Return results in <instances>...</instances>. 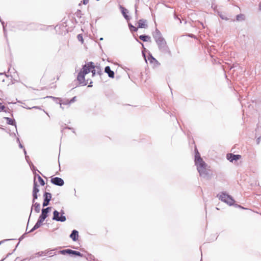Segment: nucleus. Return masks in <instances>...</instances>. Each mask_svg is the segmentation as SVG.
I'll use <instances>...</instances> for the list:
<instances>
[{
    "label": "nucleus",
    "mask_w": 261,
    "mask_h": 261,
    "mask_svg": "<svg viewBox=\"0 0 261 261\" xmlns=\"http://www.w3.org/2000/svg\"><path fill=\"white\" fill-rule=\"evenodd\" d=\"M195 163L200 176L203 178L207 177L209 174L207 165L200 157L197 150L195 155Z\"/></svg>",
    "instance_id": "1"
},
{
    "label": "nucleus",
    "mask_w": 261,
    "mask_h": 261,
    "mask_svg": "<svg viewBox=\"0 0 261 261\" xmlns=\"http://www.w3.org/2000/svg\"><path fill=\"white\" fill-rule=\"evenodd\" d=\"M159 50L164 53H170L169 47L167 44L166 41L164 37L155 41Z\"/></svg>",
    "instance_id": "2"
},
{
    "label": "nucleus",
    "mask_w": 261,
    "mask_h": 261,
    "mask_svg": "<svg viewBox=\"0 0 261 261\" xmlns=\"http://www.w3.org/2000/svg\"><path fill=\"white\" fill-rule=\"evenodd\" d=\"M217 197L220 200L226 203L229 205H233L234 202V200L232 197L225 193H222L219 194L217 195Z\"/></svg>",
    "instance_id": "3"
},
{
    "label": "nucleus",
    "mask_w": 261,
    "mask_h": 261,
    "mask_svg": "<svg viewBox=\"0 0 261 261\" xmlns=\"http://www.w3.org/2000/svg\"><path fill=\"white\" fill-rule=\"evenodd\" d=\"M93 68H94L93 62H89L83 66L82 69L81 71L86 75L90 72H91Z\"/></svg>",
    "instance_id": "4"
},
{
    "label": "nucleus",
    "mask_w": 261,
    "mask_h": 261,
    "mask_svg": "<svg viewBox=\"0 0 261 261\" xmlns=\"http://www.w3.org/2000/svg\"><path fill=\"white\" fill-rule=\"evenodd\" d=\"M60 213L55 210L53 212V220L60 221V222H65L66 220V218L64 215L59 216Z\"/></svg>",
    "instance_id": "5"
},
{
    "label": "nucleus",
    "mask_w": 261,
    "mask_h": 261,
    "mask_svg": "<svg viewBox=\"0 0 261 261\" xmlns=\"http://www.w3.org/2000/svg\"><path fill=\"white\" fill-rule=\"evenodd\" d=\"M85 74L80 71L77 75V80L79 81V84L83 86H85L88 83V80L86 81L85 79Z\"/></svg>",
    "instance_id": "6"
},
{
    "label": "nucleus",
    "mask_w": 261,
    "mask_h": 261,
    "mask_svg": "<svg viewBox=\"0 0 261 261\" xmlns=\"http://www.w3.org/2000/svg\"><path fill=\"white\" fill-rule=\"evenodd\" d=\"M44 200L43 202V206L45 207L49 204V202L51 199V194L50 193L45 192L43 194Z\"/></svg>",
    "instance_id": "7"
},
{
    "label": "nucleus",
    "mask_w": 261,
    "mask_h": 261,
    "mask_svg": "<svg viewBox=\"0 0 261 261\" xmlns=\"http://www.w3.org/2000/svg\"><path fill=\"white\" fill-rule=\"evenodd\" d=\"M50 181L54 185L58 186H62L64 184V180L61 178L58 177L52 178Z\"/></svg>",
    "instance_id": "8"
},
{
    "label": "nucleus",
    "mask_w": 261,
    "mask_h": 261,
    "mask_svg": "<svg viewBox=\"0 0 261 261\" xmlns=\"http://www.w3.org/2000/svg\"><path fill=\"white\" fill-rule=\"evenodd\" d=\"M91 72L92 73L93 76H94L96 74H98L99 76H101L102 74H103L100 66H95L94 65V68H93L92 70H91Z\"/></svg>",
    "instance_id": "9"
},
{
    "label": "nucleus",
    "mask_w": 261,
    "mask_h": 261,
    "mask_svg": "<svg viewBox=\"0 0 261 261\" xmlns=\"http://www.w3.org/2000/svg\"><path fill=\"white\" fill-rule=\"evenodd\" d=\"M241 158V156L239 154H232L228 153L227 154V159L230 162H232L233 161H237Z\"/></svg>",
    "instance_id": "10"
},
{
    "label": "nucleus",
    "mask_w": 261,
    "mask_h": 261,
    "mask_svg": "<svg viewBox=\"0 0 261 261\" xmlns=\"http://www.w3.org/2000/svg\"><path fill=\"white\" fill-rule=\"evenodd\" d=\"M152 36L155 41L163 37L162 33L157 28L155 29V31L152 33Z\"/></svg>",
    "instance_id": "11"
},
{
    "label": "nucleus",
    "mask_w": 261,
    "mask_h": 261,
    "mask_svg": "<svg viewBox=\"0 0 261 261\" xmlns=\"http://www.w3.org/2000/svg\"><path fill=\"white\" fill-rule=\"evenodd\" d=\"M33 206L34 207V210H35V211L36 213H38L40 212V204L39 203L34 202L33 203V205H32V206L31 207V213H32V210H33ZM31 215V214H30V217H29V220L30 219ZM29 221V220L28 221V222Z\"/></svg>",
    "instance_id": "12"
},
{
    "label": "nucleus",
    "mask_w": 261,
    "mask_h": 261,
    "mask_svg": "<svg viewBox=\"0 0 261 261\" xmlns=\"http://www.w3.org/2000/svg\"><path fill=\"white\" fill-rule=\"evenodd\" d=\"M69 237L73 241H76L79 238V232L76 230H73Z\"/></svg>",
    "instance_id": "13"
},
{
    "label": "nucleus",
    "mask_w": 261,
    "mask_h": 261,
    "mask_svg": "<svg viewBox=\"0 0 261 261\" xmlns=\"http://www.w3.org/2000/svg\"><path fill=\"white\" fill-rule=\"evenodd\" d=\"M105 72L108 74V76L111 78H114L115 73L114 72L111 70L109 66H106L105 69Z\"/></svg>",
    "instance_id": "14"
},
{
    "label": "nucleus",
    "mask_w": 261,
    "mask_h": 261,
    "mask_svg": "<svg viewBox=\"0 0 261 261\" xmlns=\"http://www.w3.org/2000/svg\"><path fill=\"white\" fill-rule=\"evenodd\" d=\"M76 251L72 250L71 249H67L65 250H62L60 251V253L63 255H65L66 254H70V255H75Z\"/></svg>",
    "instance_id": "15"
},
{
    "label": "nucleus",
    "mask_w": 261,
    "mask_h": 261,
    "mask_svg": "<svg viewBox=\"0 0 261 261\" xmlns=\"http://www.w3.org/2000/svg\"><path fill=\"white\" fill-rule=\"evenodd\" d=\"M51 210L50 207H47L45 208H43L42 210L41 214L40 216L42 217L46 218L48 216V213H49V211Z\"/></svg>",
    "instance_id": "16"
},
{
    "label": "nucleus",
    "mask_w": 261,
    "mask_h": 261,
    "mask_svg": "<svg viewBox=\"0 0 261 261\" xmlns=\"http://www.w3.org/2000/svg\"><path fill=\"white\" fill-rule=\"evenodd\" d=\"M147 25L146 24V20L144 19H140L138 21V28H146Z\"/></svg>",
    "instance_id": "17"
},
{
    "label": "nucleus",
    "mask_w": 261,
    "mask_h": 261,
    "mask_svg": "<svg viewBox=\"0 0 261 261\" xmlns=\"http://www.w3.org/2000/svg\"><path fill=\"white\" fill-rule=\"evenodd\" d=\"M120 9H121V12L123 14V16H124V17L127 20H129V18L128 17V16L127 15V13L128 12L127 11V10L125 8H124V7H123L122 6H120Z\"/></svg>",
    "instance_id": "18"
},
{
    "label": "nucleus",
    "mask_w": 261,
    "mask_h": 261,
    "mask_svg": "<svg viewBox=\"0 0 261 261\" xmlns=\"http://www.w3.org/2000/svg\"><path fill=\"white\" fill-rule=\"evenodd\" d=\"M39 191V189H38V185H37V182L34 179V184H33V193L37 194Z\"/></svg>",
    "instance_id": "19"
},
{
    "label": "nucleus",
    "mask_w": 261,
    "mask_h": 261,
    "mask_svg": "<svg viewBox=\"0 0 261 261\" xmlns=\"http://www.w3.org/2000/svg\"><path fill=\"white\" fill-rule=\"evenodd\" d=\"M5 119L7 120V123L10 125H14L15 127L16 128V125L15 124V122L14 119H12L9 117H5Z\"/></svg>",
    "instance_id": "20"
},
{
    "label": "nucleus",
    "mask_w": 261,
    "mask_h": 261,
    "mask_svg": "<svg viewBox=\"0 0 261 261\" xmlns=\"http://www.w3.org/2000/svg\"><path fill=\"white\" fill-rule=\"evenodd\" d=\"M139 38L143 41H148L150 39V37L147 35H142L139 36Z\"/></svg>",
    "instance_id": "21"
},
{
    "label": "nucleus",
    "mask_w": 261,
    "mask_h": 261,
    "mask_svg": "<svg viewBox=\"0 0 261 261\" xmlns=\"http://www.w3.org/2000/svg\"><path fill=\"white\" fill-rule=\"evenodd\" d=\"M236 20L238 21H242L245 20V16L243 14H239L236 16Z\"/></svg>",
    "instance_id": "22"
},
{
    "label": "nucleus",
    "mask_w": 261,
    "mask_h": 261,
    "mask_svg": "<svg viewBox=\"0 0 261 261\" xmlns=\"http://www.w3.org/2000/svg\"><path fill=\"white\" fill-rule=\"evenodd\" d=\"M85 257H86L87 259L90 261H94L95 260L94 257L90 254H87V255L86 256H85Z\"/></svg>",
    "instance_id": "23"
},
{
    "label": "nucleus",
    "mask_w": 261,
    "mask_h": 261,
    "mask_svg": "<svg viewBox=\"0 0 261 261\" xmlns=\"http://www.w3.org/2000/svg\"><path fill=\"white\" fill-rule=\"evenodd\" d=\"M128 27H129V29H130V31H132V32H133V31H134V32H136V31H137V30H138V28H136V27H135L133 26V25L132 24H130V23H129V24H128Z\"/></svg>",
    "instance_id": "24"
},
{
    "label": "nucleus",
    "mask_w": 261,
    "mask_h": 261,
    "mask_svg": "<svg viewBox=\"0 0 261 261\" xmlns=\"http://www.w3.org/2000/svg\"><path fill=\"white\" fill-rule=\"evenodd\" d=\"M37 178L40 182V184L41 186H44L45 185V182H44V180L41 177V176L39 175H37Z\"/></svg>",
    "instance_id": "25"
},
{
    "label": "nucleus",
    "mask_w": 261,
    "mask_h": 261,
    "mask_svg": "<svg viewBox=\"0 0 261 261\" xmlns=\"http://www.w3.org/2000/svg\"><path fill=\"white\" fill-rule=\"evenodd\" d=\"M148 59L149 61H150V63H153V62H158L157 60L154 58H153L151 55L148 58Z\"/></svg>",
    "instance_id": "26"
},
{
    "label": "nucleus",
    "mask_w": 261,
    "mask_h": 261,
    "mask_svg": "<svg viewBox=\"0 0 261 261\" xmlns=\"http://www.w3.org/2000/svg\"><path fill=\"white\" fill-rule=\"evenodd\" d=\"M38 198V195L36 193H33V201L32 202L34 203L35 201V200Z\"/></svg>",
    "instance_id": "27"
},
{
    "label": "nucleus",
    "mask_w": 261,
    "mask_h": 261,
    "mask_svg": "<svg viewBox=\"0 0 261 261\" xmlns=\"http://www.w3.org/2000/svg\"><path fill=\"white\" fill-rule=\"evenodd\" d=\"M62 104H63V105H69V100L66 99V100H64V101H63L62 102H60V107H62Z\"/></svg>",
    "instance_id": "28"
},
{
    "label": "nucleus",
    "mask_w": 261,
    "mask_h": 261,
    "mask_svg": "<svg viewBox=\"0 0 261 261\" xmlns=\"http://www.w3.org/2000/svg\"><path fill=\"white\" fill-rule=\"evenodd\" d=\"M46 218H43V217H42L41 216H40L38 220V222H39V223H41V224L42 223V222L44 221V220Z\"/></svg>",
    "instance_id": "29"
},
{
    "label": "nucleus",
    "mask_w": 261,
    "mask_h": 261,
    "mask_svg": "<svg viewBox=\"0 0 261 261\" xmlns=\"http://www.w3.org/2000/svg\"><path fill=\"white\" fill-rule=\"evenodd\" d=\"M75 255H77L81 257H85L83 254L81 253L80 252L76 251L75 253Z\"/></svg>",
    "instance_id": "30"
},
{
    "label": "nucleus",
    "mask_w": 261,
    "mask_h": 261,
    "mask_svg": "<svg viewBox=\"0 0 261 261\" xmlns=\"http://www.w3.org/2000/svg\"><path fill=\"white\" fill-rule=\"evenodd\" d=\"M77 39L79 41H82V42L83 43V36L81 34H79L77 35Z\"/></svg>",
    "instance_id": "31"
},
{
    "label": "nucleus",
    "mask_w": 261,
    "mask_h": 261,
    "mask_svg": "<svg viewBox=\"0 0 261 261\" xmlns=\"http://www.w3.org/2000/svg\"><path fill=\"white\" fill-rule=\"evenodd\" d=\"M30 164H31V165H30V167L32 169V170L37 171L39 172L37 169H36L35 167L33 165V164H32V162H30Z\"/></svg>",
    "instance_id": "32"
},
{
    "label": "nucleus",
    "mask_w": 261,
    "mask_h": 261,
    "mask_svg": "<svg viewBox=\"0 0 261 261\" xmlns=\"http://www.w3.org/2000/svg\"><path fill=\"white\" fill-rule=\"evenodd\" d=\"M41 223H39L38 222V221L36 222V223L35 224V225H34V226L37 228L38 229V228H39L41 225Z\"/></svg>",
    "instance_id": "33"
},
{
    "label": "nucleus",
    "mask_w": 261,
    "mask_h": 261,
    "mask_svg": "<svg viewBox=\"0 0 261 261\" xmlns=\"http://www.w3.org/2000/svg\"><path fill=\"white\" fill-rule=\"evenodd\" d=\"M45 253V252L44 251H40V252H38L36 253L37 255H39V256H42Z\"/></svg>",
    "instance_id": "34"
},
{
    "label": "nucleus",
    "mask_w": 261,
    "mask_h": 261,
    "mask_svg": "<svg viewBox=\"0 0 261 261\" xmlns=\"http://www.w3.org/2000/svg\"><path fill=\"white\" fill-rule=\"evenodd\" d=\"M25 158L27 162L29 163V165H31L30 161H29V156L28 155H25Z\"/></svg>",
    "instance_id": "35"
},
{
    "label": "nucleus",
    "mask_w": 261,
    "mask_h": 261,
    "mask_svg": "<svg viewBox=\"0 0 261 261\" xmlns=\"http://www.w3.org/2000/svg\"><path fill=\"white\" fill-rule=\"evenodd\" d=\"M75 98H76V97L75 96V97H73L70 100H69V104L72 102H73L75 101Z\"/></svg>",
    "instance_id": "36"
},
{
    "label": "nucleus",
    "mask_w": 261,
    "mask_h": 261,
    "mask_svg": "<svg viewBox=\"0 0 261 261\" xmlns=\"http://www.w3.org/2000/svg\"><path fill=\"white\" fill-rule=\"evenodd\" d=\"M260 140H261V137H258L256 139V143H257V144H259Z\"/></svg>",
    "instance_id": "37"
},
{
    "label": "nucleus",
    "mask_w": 261,
    "mask_h": 261,
    "mask_svg": "<svg viewBox=\"0 0 261 261\" xmlns=\"http://www.w3.org/2000/svg\"><path fill=\"white\" fill-rule=\"evenodd\" d=\"M36 229H37V228L34 226V227L32 228V229L28 232V233L29 232H32L33 231H34V230H35Z\"/></svg>",
    "instance_id": "38"
},
{
    "label": "nucleus",
    "mask_w": 261,
    "mask_h": 261,
    "mask_svg": "<svg viewBox=\"0 0 261 261\" xmlns=\"http://www.w3.org/2000/svg\"><path fill=\"white\" fill-rule=\"evenodd\" d=\"M89 0H83V3L84 5H86L88 3Z\"/></svg>",
    "instance_id": "39"
},
{
    "label": "nucleus",
    "mask_w": 261,
    "mask_h": 261,
    "mask_svg": "<svg viewBox=\"0 0 261 261\" xmlns=\"http://www.w3.org/2000/svg\"><path fill=\"white\" fill-rule=\"evenodd\" d=\"M5 108V107L4 106H2V107H0V112L4 110V109Z\"/></svg>",
    "instance_id": "40"
},
{
    "label": "nucleus",
    "mask_w": 261,
    "mask_h": 261,
    "mask_svg": "<svg viewBox=\"0 0 261 261\" xmlns=\"http://www.w3.org/2000/svg\"><path fill=\"white\" fill-rule=\"evenodd\" d=\"M0 21H1V22H2V23L3 25L4 31V33L5 34V28L4 25V22L2 21L1 20H0Z\"/></svg>",
    "instance_id": "41"
},
{
    "label": "nucleus",
    "mask_w": 261,
    "mask_h": 261,
    "mask_svg": "<svg viewBox=\"0 0 261 261\" xmlns=\"http://www.w3.org/2000/svg\"><path fill=\"white\" fill-rule=\"evenodd\" d=\"M60 214H61V215H64L65 214L64 211L63 210H61Z\"/></svg>",
    "instance_id": "42"
},
{
    "label": "nucleus",
    "mask_w": 261,
    "mask_h": 261,
    "mask_svg": "<svg viewBox=\"0 0 261 261\" xmlns=\"http://www.w3.org/2000/svg\"><path fill=\"white\" fill-rule=\"evenodd\" d=\"M32 108L36 109H41V108L38 106H35V107H33Z\"/></svg>",
    "instance_id": "43"
},
{
    "label": "nucleus",
    "mask_w": 261,
    "mask_h": 261,
    "mask_svg": "<svg viewBox=\"0 0 261 261\" xmlns=\"http://www.w3.org/2000/svg\"><path fill=\"white\" fill-rule=\"evenodd\" d=\"M8 240H10V239H6V240H3L2 241L0 242V245L3 243L4 242H5V241H7Z\"/></svg>",
    "instance_id": "44"
},
{
    "label": "nucleus",
    "mask_w": 261,
    "mask_h": 261,
    "mask_svg": "<svg viewBox=\"0 0 261 261\" xmlns=\"http://www.w3.org/2000/svg\"><path fill=\"white\" fill-rule=\"evenodd\" d=\"M19 146L21 148H23V146H22V145L21 144L20 142H19Z\"/></svg>",
    "instance_id": "45"
},
{
    "label": "nucleus",
    "mask_w": 261,
    "mask_h": 261,
    "mask_svg": "<svg viewBox=\"0 0 261 261\" xmlns=\"http://www.w3.org/2000/svg\"><path fill=\"white\" fill-rule=\"evenodd\" d=\"M92 83V81H90V83H89V85H88V87H91L92 86V85H91Z\"/></svg>",
    "instance_id": "46"
},
{
    "label": "nucleus",
    "mask_w": 261,
    "mask_h": 261,
    "mask_svg": "<svg viewBox=\"0 0 261 261\" xmlns=\"http://www.w3.org/2000/svg\"><path fill=\"white\" fill-rule=\"evenodd\" d=\"M3 74H5L7 77L8 76V75L7 74H5V72L0 73V75H3Z\"/></svg>",
    "instance_id": "47"
},
{
    "label": "nucleus",
    "mask_w": 261,
    "mask_h": 261,
    "mask_svg": "<svg viewBox=\"0 0 261 261\" xmlns=\"http://www.w3.org/2000/svg\"><path fill=\"white\" fill-rule=\"evenodd\" d=\"M23 152H24V153L25 156V155H28L27 154V151H26V150H25V149L24 148H23Z\"/></svg>",
    "instance_id": "48"
},
{
    "label": "nucleus",
    "mask_w": 261,
    "mask_h": 261,
    "mask_svg": "<svg viewBox=\"0 0 261 261\" xmlns=\"http://www.w3.org/2000/svg\"><path fill=\"white\" fill-rule=\"evenodd\" d=\"M17 142L19 143L20 142V140H19V139L18 138H17Z\"/></svg>",
    "instance_id": "49"
},
{
    "label": "nucleus",
    "mask_w": 261,
    "mask_h": 261,
    "mask_svg": "<svg viewBox=\"0 0 261 261\" xmlns=\"http://www.w3.org/2000/svg\"><path fill=\"white\" fill-rule=\"evenodd\" d=\"M135 7H136V13H137V4H136L135 5Z\"/></svg>",
    "instance_id": "50"
},
{
    "label": "nucleus",
    "mask_w": 261,
    "mask_h": 261,
    "mask_svg": "<svg viewBox=\"0 0 261 261\" xmlns=\"http://www.w3.org/2000/svg\"><path fill=\"white\" fill-rule=\"evenodd\" d=\"M47 97H49V98H55V97H53V96H47Z\"/></svg>",
    "instance_id": "51"
},
{
    "label": "nucleus",
    "mask_w": 261,
    "mask_h": 261,
    "mask_svg": "<svg viewBox=\"0 0 261 261\" xmlns=\"http://www.w3.org/2000/svg\"><path fill=\"white\" fill-rule=\"evenodd\" d=\"M259 9H261V3H260V4H259Z\"/></svg>",
    "instance_id": "52"
},
{
    "label": "nucleus",
    "mask_w": 261,
    "mask_h": 261,
    "mask_svg": "<svg viewBox=\"0 0 261 261\" xmlns=\"http://www.w3.org/2000/svg\"><path fill=\"white\" fill-rule=\"evenodd\" d=\"M143 56H144V57L145 59L146 60L145 55V54H144L143 53Z\"/></svg>",
    "instance_id": "53"
},
{
    "label": "nucleus",
    "mask_w": 261,
    "mask_h": 261,
    "mask_svg": "<svg viewBox=\"0 0 261 261\" xmlns=\"http://www.w3.org/2000/svg\"><path fill=\"white\" fill-rule=\"evenodd\" d=\"M22 238H23V236H21V237H20V238L19 239V240L20 241V240H21V239H22Z\"/></svg>",
    "instance_id": "54"
},
{
    "label": "nucleus",
    "mask_w": 261,
    "mask_h": 261,
    "mask_svg": "<svg viewBox=\"0 0 261 261\" xmlns=\"http://www.w3.org/2000/svg\"><path fill=\"white\" fill-rule=\"evenodd\" d=\"M5 258H3L1 261H4L5 260Z\"/></svg>",
    "instance_id": "55"
},
{
    "label": "nucleus",
    "mask_w": 261,
    "mask_h": 261,
    "mask_svg": "<svg viewBox=\"0 0 261 261\" xmlns=\"http://www.w3.org/2000/svg\"><path fill=\"white\" fill-rule=\"evenodd\" d=\"M99 40H103V38H100Z\"/></svg>",
    "instance_id": "56"
},
{
    "label": "nucleus",
    "mask_w": 261,
    "mask_h": 261,
    "mask_svg": "<svg viewBox=\"0 0 261 261\" xmlns=\"http://www.w3.org/2000/svg\"><path fill=\"white\" fill-rule=\"evenodd\" d=\"M140 43H141L142 44V45L143 46V44L141 42H139Z\"/></svg>",
    "instance_id": "57"
},
{
    "label": "nucleus",
    "mask_w": 261,
    "mask_h": 261,
    "mask_svg": "<svg viewBox=\"0 0 261 261\" xmlns=\"http://www.w3.org/2000/svg\"><path fill=\"white\" fill-rule=\"evenodd\" d=\"M139 0H136V1H138V2H139Z\"/></svg>",
    "instance_id": "58"
}]
</instances>
